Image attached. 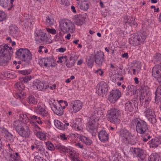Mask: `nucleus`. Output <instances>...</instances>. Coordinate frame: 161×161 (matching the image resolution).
<instances>
[{"label":"nucleus","mask_w":161,"mask_h":161,"mask_svg":"<svg viewBox=\"0 0 161 161\" xmlns=\"http://www.w3.org/2000/svg\"><path fill=\"white\" fill-rule=\"evenodd\" d=\"M69 108L74 113H76L81 109L82 104L80 101H72L69 103Z\"/></svg>","instance_id":"16"},{"label":"nucleus","mask_w":161,"mask_h":161,"mask_svg":"<svg viewBox=\"0 0 161 161\" xmlns=\"http://www.w3.org/2000/svg\"><path fill=\"white\" fill-rule=\"evenodd\" d=\"M134 66L136 69V70L139 71L141 68V64L140 63L137 62L135 64Z\"/></svg>","instance_id":"56"},{"label":"nucleus","mask_w":161,"mask_h":161,"mask_svg":"<svg viewBox=\"0 0 161 161\" xmlns=\"http://www.w3.org/2000/svg\"><path fill=\"white\" fill-rule=\"evenodd\" d=\"M60 138L63 141H66L67 139V137H66L65 134H62L59 135Z\"/></svg>","instance_id":"58"},{"label":"nucleus","mask_w":161,"mask_h":161,"mask_svg":"<svg viewBox=\"0 0 161 161\" xmlns=\"http://www.w3.org/2000/svg\"><path fill=\"white\" fill-rule=\"evenodd\" d=\"M9 0H0V5L2 7L6 8L8 7Z\"/></svg>","instance_id":"44"},{"label":"nucleus","mask_w":161,"mask_h":161,"mask_svg":"<svg viewBox=\"0 0 161 161\" xmlns=\"http://www.w3.org/2000/svg\"><path fill=\"white\" fill-rule=\"evenodd\" d=\"M65 65L68 68H70L72 67L75 63V61H69L67 58L65 60Z\"/></svg>","instance_id":"39"},{"label":"nucleus","mask_w":161,"mask_h":161,"mask_svg":"<svg viewBox=\"0 0 161 161\" xmlns=\"http://www.w3.org/2000/svg\"><path fill=\"white\" fill-rule=\"evenodd\" d=\"M46 58L40 59L39 60V65L44 68H46Z\"/></svg>","instance_id":"47"},{"label":"nucleus","mask_w":161,"mask_h":161,"mask_svg":"<svg viewBox=\"0 0 161 161\" xmlns=\"http://www.w3.org/2000/svg\"><path fill=\"white\" fill-rule=\"evenodd\" d=\"M46 145L47 148L50 151H53L55 149V147L53 144L50 142H46Z\"/></svg>","instance_id":"45"},{"label":"nucleus","mask_w":161,"mask_h":161,"mask_svg":"<svg viewBox=\"0 0 161 161\" xmlns=\"http://www.w3.org/2000/svg\"><path fill=\"white\" fill-rule=\"evenodd\" d=\"M66 58H67V56H62L59 57L58 58L59 60L58 61V62L62 63L63 62V60L65 61V60L66 59Z\"/></svg>","instance_id":"57"},{"label":"nucleus","mask_w":161,"mask_h":161,"mask_svg":"<svg viewBox=\"0 0 161 161\" xmlns=\"http://www.w3.org/2000/svg\"><path fill=\"white\" fill-rule=\"evenodd\" d=\"M46 30L47 32L52 34H55L56 33V30L54 29L47 28Z\"/></svg>","instance_id":"55"},{"label":"nucleus","mask_w":161,"mask_h":161,"mask_svg":"<svg viewBox=\"0 0 161 161\" xmlns=\"http://www.w3.org/2000/svg\"><path fill=\"white\" fill-rule=\"evenodd\" d=\"M131 152L134 157L140 158L142 160H143L145 154L143 149L139 147L130 148Z\"/></svg>","instance_id":"13"},{"label":"nucleus","mask_w":161,"mask_h":161,"mask_svg":"<svg viewBox=\"0 0 161 161\" xmlns=\"http://www.w3.org/2000/svg\"><path fill=\"white\" fill-rule=\"evenodd\" d=\"M36 136L38 138L44 141L46 139L45 134L42 131L37 132L36 133Z\"/></svg>","instance_id":"36"},{"label":"nucleus","mask_w":161,"mask_h":161,"mask_svg":"<svg viewBox=\"0 0 161 161\" xmlns=\"http://www.w3.org/2000/svg\"><path fill=\"white\" fill-rule=\"evenodd\" d=\"M54 123L56 128L62 130H64L65 129H66L67 126L69 125V123L66 121H64L63 123H62L58 120H55Z\"/></svg>","instance_id":"21"},{"label":"nucleus","mask_w":161,"mask_h":161,"mask_svg":"<svg viewBox=\"0 0 161 161\" xmlns=\"http://www.w3.org/2000/svg\"><path fill=\"white\" fill-rule=\"evenodd\" d=\"M133 105H134V104H133L131 102V101H128L125 103V108L128 109L130 111H132L133 109Z\"/></svg>","instance_id":"43"},{"label":"nucleus","mask_w":161,"mask_h":161,"mask_svg":"<svg viewBox=\"0 0 161 161\" xmlns=\"http://www.w3.org/2000/svg\"><path fill=\"white\" fill-rule=\"evenodd\" d=\"M72 127L76 131H81L83 130V122L81 118H76L74 120Z\"/></svg>","instance_id":"18"},{"label":"nucleus","mask_w":161,"mask_h":161,"mask_svg":"<svg viewBox=\"0 0 161 161\" xmlns=\"http://www.w3.org/2000/svg\"><path fill=\"white\" fill-rule=\"evenodd\" d=\"M18 29L17 26L15 25H11L9 28V34L11 36H16L18 35Z\"/></svg>","instance_id":"26"},{"label":"nucleus","mask_w":161,"mask_h":161,"mask_svg":"<svg viewBox=\"0 0 161 161\" xmlns=\"http://www.w3.org/2000/svg\"><path fill=\"white\" fill-rule=\"evenodd\" d=\"M57 104L63 109H64L67 106H68L69 108V103L67 101H58Z\"/></svg>","instance_id":"38"},{"label":"nucleus","mask_w":161,"mask_h":161,"mask_svg":"<svg viewBox=\"0 0 161 161\" xmlns=\"http://www.w3.org/2000/svg\"><path fill=\"white\" fill-rule=\"evenodd\" d=\"M161 65H155L153 68L152 74L153 76L155 78L161 73Z\"/></svg>","instance_id":"23"},{"label":"nucleus","mask_w":161,"mask_h":161,"mask_svg":"<svg viewBox=\"0 0 161 161\" xmlns=\"http://www.w3.org/2000/svg\"><path fill=\"white\" fill-rule=\"evenodd\" d=\"M59 26L61 31L64 32L72 33L75 30L74 24L68 20H62L60 22Z\"/></svg>","instance_id":"7"},{"label":"nucleus","mask_w":161,"mask_h":161,"mask_svg":"<svg viewBox=\"0 0 161 161\" xmlns=\"http://www.w3.org/2000/svg\"><path fill=\"white\" fill-rule=\"evenodd\" d=\"M51 108L53 112L58 116H61L63 114V109L59 105L53 103Z\"/></svg>","instance_id":"22"},{"label":"nucleus","mask_w":161,"mask_h":161,"mask_svg":"<svg viewBox=\"0 0 161 161\" xmlns=\"http://www.w3.org/2000/svg\"><path fill=\"white\" fill-rule=\"evenodd\" d=\"M31 118L32 121H34L36 122L39 124H42V121L40 119V118L39 117L34 115L31 116Z\"/></svg>","instance_id":"41"},{"label":"nucleus","mask_w":161,"mask_h":161,"mask_svg":"<svg viewBox=\"0 0 161 161\" xmlns=\"http://www.w3.org/2000/svg\"><path fill=\"white\" fill-rule=\"evenodd\" d=\"M33 86L35 89L42 91L44 88V84L41 82L37 81L33 83Z\"/></svg>","instance_id":"30"},{"label":"nucleus","mask_w":161,"mask_h":161,"mask_svg":"<svg viewBox=\"0 0 161 161\" xmlns=\"http://www.w3.org/2000/svg\"><path fill=\"white\" fill-rule=\"evenodd\" d=\"M14 128L19 135L23 137L28 138L29 136L30 131L27 127L24 128L20 124H17L15 122L14 124Z\"/></svg>","instance_id":"9"},{"label":"nucleus","mask_w":161,"mask_h":161,"mask_svg":"<svg viewBox=\"0 0 161 161\" xmlns=\"http://www.w3.org/2000/svg\"><path fill=\"white\" fill-rule=\"evenodd\" d=\"M18 73L19 74L25 75L30 74V71L27 70H19L18 71Z\"/></svg>","instance_id":"54"},{"label":"nucleus","mask_w":161,"mask_h":161,"mask_svg":"<svg viewBox=\"0 0 161 161\" xmlns=\"http://www.w3.org/2000/svg\"><path fill=\"white\" fill-rule=\"evenodd\" d=\"M146 38V36L144 32H140L131 37L129 39V43L134 46H136L144 42Z\"/></svg>","instance_id":"6"},{"label":"nucleus","mask_w":161,"mask_h":161,"mask_svg":"<svg viewBox=\"0 0 161 161\" xmlns=\"http://www.w3.org/2000/svg\"><path fill=\"white\" fill-rule=\"evenodd\" d=\"M46 68L50 69L53 66L54 60L52 57L46 58Z\"/></svg>","instance_id":"28"},{"label":"nucleus","mask_w":161,"mask_h":161,"mask_svg":"<svg viewBox=\"0 0 161 161\" xmlns=\"http://www.w3.org/2000/svg\"><path fill=\"white\" fill-rule=\"evenodd\" d=\"M82 19L81 17H77L74 19V22L77 25H80L83 24Z\"/></svg>","instance_id":"40"},{"label":"nucleus","mask_w":161,"mask_h":161,"mask_svg":"<svg viewBox=\"0 0 161 161\" xmlns=\"http://www.w3.org/2000/svg\"><path fill=\"white\" fill-rule=\"evenodd\" d=\"M126 95H130L134 94L136 91V87L134 86L130 85L128 86L126 88Z\"/></svg>","instance_id":"27"},{"label":"nucleus","mask_w":161,"mask_h":161,"mask_svg":"<svg viewBox=\"0 0 161 161\" xmlns=\"http://www.w3.org/2000/svg\"><path fill=\"white\" fill-rule=\"evenodd\" d=\"M7 139L9 140L10 142H13L14 139L13 135L10 133H8L7 135Z\"/></svg>","instance_id":"53"},{"label":"nucleus","mask_w":161,"mask_h":161,"mask_svg":"<svg viewBox=\"0 0 161 161\" xmlns=\"http://www.w3.org/2000/svg\"><path fill=\"white\" fill-rule=\"evenodd\" d=\"M130 132L126 129H123L120 131V136L123 142L125 144H128L130 141L129 140V136Z\"/></svg>","instance_id":"17"},{"label":"nucleus","mask_w":161,"mask_h":161,"mask_svg":"<svg viewBox=\"0 0 161 161\" xmlns=\"http://www.w3.org/2000/svg\"><path fill=\"white\" fill-rule=\"evenodd\" d=\"M159 156L156 153L152 154L148 158V161H159Z\"/></svg>","instance_id":"33"},{"label":"nucleus","mask_w":161,"mask_h":161,"mask_svg":"<svg viewBox=\"0 0 161 161\" xmlns=\"http://www.w3.org/2000/svg\"><path fill=\"white\" fill-rule=\"evenodd\" d=\"M31 79V76H26L25 77H23L21 79V81L24 83H27Z\"/></svg>","instance_id":"49"},{"label":"nucleus","mask_w":161,"mask_h":161,"mask_svg":"<svg viewBox=\"0 0 161 161\" xmlns=\"http://www.w3.org/2000/svg\"><path fill=\"white\" fill-rule=\"evenodd\" d=\"M15 97L19 100H23L26 97V95L24 91H21L15 94Z\"/></svg>","instance_id":"35"},{"label":"nucleus","mask_w":161,"mask_h":161,"mask_svg":"<svg viewBox=\"0 0 161 161\" xmlns=\"http://www.w3.org/2000/svg\"><path fill=\"white\" fill-rule=\"evenodd\" d=\"M154 58L157 61L161 62V54L159 53H157L154 56Z\"/></svg>","instance_id":"51"},{"label":"nucleus","mask_w":161,"mask_h":161,"mask_svg":"<svg viewBox=\"0 0 161 161\" xmlns=\"http://www.w3.org/2000/svg\"><path fill=\"white\" fill-rule=\"evenodd\" d=\"M14 86L15 88L20 91H22L24 89V87L22 83H16L15 84Z\"/></svg>","instance_id":"42"},{"label":"nucleus","mask_w":161,"mask_h":161,"mask_svg":"<svg viewBox=\"0 0 161 161\" xmlns=\"http://www.w3.org/2000/svg\"><path fill=\"white\" fill-rule=\"evenodd\" d=\"M42 47H44L43 46H40L39 47V49H38V52L40 53H43V52H44V49H42Z\"/></svg>","instance_id":"64"},{"label":"nucleus","mask_w":161,"mask_h":161,"mask_svg":"<svg viewBox=\"0 0 161 161\" xmlns=\"http://www.w3.org/2000/svg\"><path fill=\"white\" fill-rule=\"evenodd\" d=\"M121 96L120 91L118 89H114L110 92L109 99L110 100L117 101Z\"/></svg>","instance_id":"19"},{"label":"nucleus","mask_w":161,"mask_h":161,"mask_svg":"<svg viewBox=\"0 0 161 161\" xmlns=\"http://www.w3.org/2000/svg\"><path fill=\"white\" fill-rule=\"evenodd\" d=\"M10 158H8V161H20V156L18 153H15V154L14 153H8Z\"/></svg>","instance_id":"25"},{"label":"nucleus","mask_w":161,"mask_h":161,"mask_svg":"<svg viewBox=\"0 0 161 161\" xmlns=\"http://www.w3.org/2000/svg\"><path fill=\"white\" fill-rule=\"evenodd\" d=\"M75 146L76 147L80 148H83V145L80 143H76L75 144Z\"/></svg>","instance_id":"62"},{"label":"nucleus","mask_w":161,"mask_h":161,"mask_svg":"<svg viewBox=\"0 0 161 161\" xmlns=\"http://www.w3.org/2000/svg\"><path fill=\"white\" fill-rule=\"evenodd\" d=\"M80 141L86 145H90L92 142V141L87 137L83 136L82 137H80Z\"/></svg>","instance_id":"31"},{"label":"nucleus","mask_w":161,"mask_h":161,"mask_svg":"<svg viewBox=\"0 0 161 161\" xmlns=\"http://www.w3.org/2000/svg\"><path fill=\"white\" fill-rule=\"evenodd\" d=\"M109 134L105 130H102L98 133V137L100 141L103 142H106L109 139Z\"/></svg>","instance_id":"20"},{"label":"nucleus","mask_w":161,"mask_h":161,"mask_svg":"<svg viewBox=\"0 0 161 161\" xmlns=\"http://www.w3.org/2000/svg\"><path fill=\"white\" fill-rule=\"evenodd\" d=\"M155 101L161 100V85L157 88L155 92Z\"/></svg>","instance_id":"32"},{"label":"nucleus","mask_w":161,"mask_h":161,"mask_svg":"<svg viewBox=\"0 0 161 161\" xmlns=\"http://www.w3.org/2000/svg\"><path fill=\"white\" fill-rule=\"evenodd\" d=\"M35 38L37 43L44 44L46 43L48 40V37L44 30H40L35 33Z\"/></svg>","instance_id":"8"},{"label":"nucleus","mask_w":161,"mask_h":161,"mask_svg":"<svg viewBox=\"0 0 161 161\" xmlns=\"http://www.w3.org/2000/svg\"><path fill=\"white\" fill-rule=\"evenodd\" d=\"M131 127H136L137 132L140 134H147L150 132L147 123L143 120H139L137 119H133L130 123Z\"/></svg>","instance_id":"3"},{"label":"nucleus","mask_w":161,"mask_h":161,"mask_svg":"<svg viewBox=\"0 0 161 161\" xmlns=\"http://www.w3.org/2000/svg\"><path fill=\"white\" fill-rule=\"evenodd\" d=\"M121 111L118 109L112 108L107 111L106 115L108 120L114 124H119L120 121Z\"/></svg>","instance_id":"4"},{"label":"nucleus","mask_w":161,"mask_h":161,"mask_svg":"<svg viewBox=\"0 0 161 161\" xmlns=\"http://www.w3.org/2000/svg\"><path fill=\"white\" fill-rule=\"evenodd\" d=\"M12 48L7 45L0 46V65L5 66L11 59Z\"/></svg>","instance_id":"2"},{"label":"nucleus","mask_w":161,"mask_h":161,"mask_svg":"<svg viewBox=\"0 0 161 161\" xmlns=\"http://www.w3.org/2000/svg\"><path fill=\"white\" fill-rule=\"evenodd\" d=\"M67 153L71 161H80L79 153L73 148H69L67 150Z\"/></svg>","instance_id":"14"},{"label":"nucleus","mask_w":161,"mask_h":161,"mask_svg":"<svg viewBox=\"0 0 161 161\" xmlns=\"http://www.w3.org/2000/svg\"><path fill=\"white\" fill-rule=\"evenodd\" d=\"M57 149L61 153H67V150L69 149V148L66 147L64 146L60 145H57L56 146Z\"/></svg>","instance_id":"34"},{"label":"nucleus","mask_w":161,"mask_h":161,"mask_svg":"<svg viewBox=\"0 0 161 161\" xmlns=\"http://www.w3.org/2000/svg\"><path fill=\"white\" fill-rule=\"evenodd\" d=\"M17 57L22 61L28 62L32 58V55L27 48H20L16 52Z\"/></svg>","instance_id":"5"},{"label":"nucleus","mask_w":161,"mask_h":161,"mask_svg":"<svg viewBox=\"0 0 161 161\" xmlns=\"http://www.w3.org/2000/svg\"><path fill=\"white\" fill-rule=\"evenodd\" d=\"M130 17L129 16H125L124 17V19L125 20V22L126 23L128 22H130L129 19H130Z\"/></svg>","instance_id":"63"},{"label":"nucleus","mask_w":161,"mask_h":161,"mask_svg":"<svg viewBox=\"0 0 161 161\" xmlns=\"http://www.w3.org/2000/svg\"><path fill=\"white\" fill-rule=\"evenodd\" d=\"M54 19L51 16H47L46 20V24L48 26L53 25L54 22Z\"/></svg>","instance_id":"37"},{"label":"nucleus","mask_w":161,"mask_h":161,"mask_svg":"<svg viewBox=\"0 0 161 161\" xmlns=\"http://www.w3.org/2000/svg\"><path fill=\"white\" fill-rule=\"evenodd\" d=\"M92 113L91 116L88 118V121L86 124L87 130L92 133V135L94 136L97 131V127L99 125L98 116L103 115V112L100 108H98L97 111V113Z\"/></svg>","instance_id":"1"},{"label":"nucleus","mask_w":161,"mask_h":161,"mask_svg":"<svg viewBox=\"0 0 161 161\" xmlns=\"http://www.w3.org/2000/svg\"><path fill=\"white\" fill-rule=\"evenodd\" d=\"M43 158L41 157L39 155H37L34 157L35 161H40Z\"/></svg>","instance_id":"60"},{"label":"nucleus","mask_w":161,"mask_h":161,"mask_svg":"<svg viewBox=\"0 0 161 161\" xmlns=\"http://www.w3.org/2000/svg\"><path fill=\"white\" fill-rule=\"evenodd\" d=\"M155 78L159 83H161V73Z\"/></svg>","instance_id":"61"},{"label":"nucleus","mask_w":161,"mask_h":161,"mask_svg":"<svg viewBox=\"0 0 161 161\" xmlns=\"http://www.w3.org/2000/svg\"><path fill=\"white\" fill-rule=\"evenodd\" d=\"M35 111L37 114L41 115L43 117H46L48 115L47 111L45 109V106L42 102H39L38 106L35 109Z\"/></svg>","instance_id":"15"},{"label":"nucleus","mask_w":161,"mask_h":161,"mask_svg":"<svg viewBox=\"0 0 161 161\" xmlns=\"http://www.w3.org/2000/svg\"><path fill=\"white\" fill-rule=\"evenodd\" d=\"M149 144L152 147H155L161 144V136H158L154 139H153L149 142Z\"/></svg>","instance_id":"24"},{"label":"nucleus","mask_w":161,"mask_h":161,"mask_svg":"<svg viewBox=\"0 0 161 161\" xmlns=\"http://www.w3.org/2000/svg\"><path fill=\"white\" fill-rule=\"evenodd\" d=\"M6 14L3 11H0V21H2L5 20L7 17Z\"/></svg>","instance_id":"46"},{"label":"nucleus","mask_w":161,"mask_h":161,"mask_svg":"<svg viewBox=\"0 0 161 161\" xmlns=\"http://www.w3.org/2000/svg\"><path fill=\"white\" fill-rule=\"evenodd\" d=\"M97 86V92L99 95L103 97L107 94L108 91V88L104 82H100Z\"/></svg>","instance_id":"11"},{"label":"nucleus","mask_w":161,"mask_h":161,"mask_svg":"<svg viewBox=\"0 0 161 161\" xmlns=\"http://www.w3.org/2000/svg\"><path fill=\"white\" fill-rule=\"evenodd\" d=\"M145 115L148 120L152 124H154L157 122V120L155 117V114L153 110L149 108L146 107Z\"/></svg>","instance_id":"12"},{"label":"nucleus","mask_w":161,"mask_h":161,"mask_svg":"<svg viewBox=\"0 0 161 161\" xmlns=\"http://www.w3.org/2000/svg\"><path fill=\"white\" fill-rule=\"evenodd\" d=\"M128 139L130 142H129V144H133L135 142V138L134 136L131 135L130 133V135L129 136Z\"/></svg>","instance_id":"50"},{"label":"nucleus","mask_w":161,"mask_h":161,"mask_svg":"<svg viewBox=\"0 0 161 161\" xmlns=\"http://www.w3.org/2000/svg\"><path fill=\"white\" fill-rule=\"evenodd\" d=\"M38 151L42 155L46 153L47 152L44 147L42 146L40 147Z\"/></svg>","instance_id":"52"},{"label":"nucleus","mask_w":161,"mask_h":161,"mask_svg":"<svg viewBox=\"0 0 161 161\" xmlns=\"http://www.w3.org/2000/svg\"><path fill=\"white\" fill-rule=\"evenodd\" d=\"M28 101H33L34 100H38L37 98L33 96L32 95H30L28 97Z\"/></svg>","instance_id":"59"},{"label":"nucleus","mask_w":161,"mask_h":161,"mask_svg":"<svg viewBox=\"0 0 161 161\" xmlns=\"http://www.w3.org/2000/svg\"><path fill=\"white\" fill-rule=\"evenodd\" d=\"M89 2L88 1L84 0L81 1L80 8L82 10L86 11L89 8Z\"/></svg>","instance_id":"29"},{"label":"nucleus","mask_w":161,"mask_h":161,"mask_svg":"<svg viewBox=\"0 0 161 161\" xmlns=\"http://www.w3.org/2000/svg\"><path fill=\"white\" fill-rule=\"evenodd\" d=\"M94 57L95 63L98 66L101 67L103 65L105 60L103 52L101 51H97L95 53Z\"/></svg>","instance_id":"10"},{"label":"nucleus","mask_w":161,"mask_h":161,"mask_svg":"<svg viewBox=\"0 0 161 161\" xmlns=\"http://www.w3.org/2000/svg\"><path fill=\"white\" fill-rule=\"evenodd\" d=\"M86 63L89 68H92L93 66V61L91 58H90L86 60Z\"/></svg>","instance_id":"48"}]
</instances>
